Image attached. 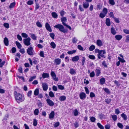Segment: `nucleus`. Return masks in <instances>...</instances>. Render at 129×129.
Returning <instances> with one entry per match:
<instances>
[{
    "label": "nucleus",
    "mask_w": 129,
    "mask_h": 129,
    "mask_svg": "<svg viewBox=\"0 0 129 129\" xmlns=\"http://www.w3.org/2000/svg\"><path fill=\"white\" fill-rule=\"evenodd\" d=\"M4 43L6 46H8L9 45V41L7 37H5L4 41Z\"/></svg>",
    "instance_id": "21"
},
{
    "label": "nucleus",
    "mask_w": 129,
    "mask_h": 129,
    "mask_svg": "<svg viewBox=\"0 0 129 129\" xmlns=\"http://www.w3.org/2000/svg\"><path fill=\"white\" fill-rule=\"evenodd\" d=\"M77 41V39L76 37L73 38L72 40V42L73 43H76Z\"/></svg>",
    "instance_id": "55"
},
{
    "label": "nucleus",
    "mask_w": 129,
    "mask_h": 129,
    "mask_svg": "<svg viewBox=\"0 0 129 129\" xmlns=\"http://www.w3.org/2000/svg\"><path fill=\"white\" fill-rule=\"evenodd\" d=\"M66 97L64 96H60L59 98V100L61 101H64L66 100Z\"/></svg>",
    "instance_id": "25"
},
{
    "label": "nucleus",
    "mask_w": 129,
    "mask_h": 129,
    "mask_svg": "<svg viewBox=\"0 0 129 129\" xmlns=\"http://www.w3.org/2000/svg\"><path fill=\"white\" fill-rule=\"evenodd\" d=\"M61 62V59L59 58H56L54 60V63L56 65H58L60 64Z\"/></svg>",
    "instance_id": "8"
},
{
    "label": "nucleus",
    "mask_w": 129,
    "mask_h": 129,
    "mask_svg": "<svg viewBox=\"0 0 129 129\" xmlns=\"http://www.w3.org/2000/svg\"><path fill=\"white\" fill-rule=\"evenodd\" d=\"M122 36L120 35H117L115 36V38L118 41L120 40L122 38Z\"/></svg>",
    "instance_id": "15"
},
{
    "label": "nucleus",
    "mask_w": 129,
    "mask_h": 129,
    "mask_svg": "<svg viewBox=\"0 0 129 129\" xmlns=\"http://www.w3.org/2000/svg\"><path fill=\"white\" fill-rule=\"evenodd\" d=\"M105 78L103 77L101 78L100 80V84L101 85H103L104 84L105 82Z\"/></svg>",
    "instance_id": "16"
},
{
    "label": "nucleus",
    "mask_w": 129,
    "mask_h": 129,
    "mask_svg": "<svg viewBox=\"0 0 129 129\" xmlns=\"http://www.w3.org/2000/svg\"><path fill=\"white\" fill-rule=\"evenodd\" d=\"M99 116L100 118L102 119L104 118L105 116L103 114L101 113L99 114Z\"/></svg>",
    "instance_id": "50"
},
{
    "label": "nucleus",
    "mask_w": 129,
    "mask_h": 129,
    "mask_svg": "<svg viewBox=\"0 0 129 129\" xmlns=\"http://www.w3.org/2000/svg\"><path fill=\"white\" fill-rule=\"evenodd\" d=\"M89 4L87 2H83V7L85 9H87L89 6Z\"/></svg>",
    "instance_id": "20"
},
{
    "label": "nucleus",
    "mask_w": 129,
    "mask_h": 129,
    "mask_svg": "<svg viewBox=\"0 0 129 129\" xmlns=\"http://www.w3.org/2000/svg\"><path fill=\"white\" fill-rule=\"evenodd\" d=\"M49 77V74L43 73L42 74V77L43 78H48Z\"/></svg>",
    "instance_id": "18"
},
{
    "label": "nucleus",
    "mask_w": 129,
    "mask_h": 129,
    "mask_svg": "<svg viewBox=\"0 0 129 129\" xmlns=\"http://www.w3.org/2000/svg\"><path fill=\"white\" fill-rule=\"evenodd\" d=\"M118 58L119 61H120L122 63H124L125 62V61L123 58H122L120 57H118Z\"/></svg>",
    "instance_id": "46"
},
{
    "label": "nucleus",
    "mask_w": 129,
    "mask_h": 129,
    "mask_svg": "<svg viewBox=\"0 0 129 129\" xmlns=\"http://www.w3.org/2000/svg\"><path fill=\"white\" fill-rule=\"evenodd\" d=\"M79 59V56H76L73 57L72 60L73 62L77 61Z\"/></svg>",
    "instance_id": "13"
},
{
    "label": "nucleus",
    "mask_w": 129,
    "mask_h": 129,
    "mask_svg": "<svg viewBox=\"0 0 129 129\" xmlns=\"http://www.w3.org/2000/svg\"><path fill=\"white\" fill-rule=\"evenodd\" d=\"M31 38L33 40H36L37 39V37L34 34H31Z\"/></svg>",
    "instance_id": "43"
},
{
    "label": "nucleus",
    "mask_w": 129,
    "mask_h": 129,
    "mask_svg": "<svg viewBox=\"0 0 129 129\" xmlns=\"http://www.w3.org/2000/svg\"><path fill=\"white\" fill-rule=\"evenodd\" d=\"M16 4L15 2H13L11 3L9 6V8L10 9H11L14 7Z\"/></svg>",
    "instance_id": "27"
},
{
    "label": "nucleus",
    "mask_w": 129,
    "mask_h": 129,
    "mask_svg": "<svg viewBox=\"0 0 129 129\" xmlns=\"http://www.w3.org/2000/svg\"><path fill=\"white\" fill-rule=\"evenodd\" d=\"M111 33L114 35H115L116 34V32L115 28L113 27H112L111 28Z\"/></svg>",
    "instance_id": "22"
},
{
    "label": "nucleus",
    "mask_w": 129,
    "mask_h": 129,
    "mask_svg": "<svg viewBox=\"0 0 129 129\" xmlns=\"http://www.w3.org/2000/svg\"><path fill=\"white\" fill-rule=\"evenodd\" d=\"M39 93V89L38 88H36L34 91V94L35 95H37Z\"/></svg>",
    "instance_id": "31"
},
{
    "label": "nucleus",
    "mask_w": 129,
    "mask_h": 129,
    "mask_svg": "<svg viewBox=\"0 0 129 129\" xmlns=\"http://www.w3.org/2000/svg\"><path fill=\"white\" fill-rule=\"evenodd\" d=\"M54 27L56 28L59 29L60 31L64 33H67L68 31L67 29H65L63 26L61 24H58Z\"/></svg>",
    "instance_id": "1"
},
{
    "label": "nucleus",
    "mask_w": 129,
    "mask_h": 129,
    "mask_svg": "<svg viewBox=\"0 0 129 129\" xmlns=\"http://www.w3.org/2000/svg\"><path fill=\"white\" fill-rule=\"evenodd\" d=\"M106 24L108 26H110L111 25L110 21L109 18H107L106 20Z\"/></svg>",
    "instance_id": "23"
},
{
    "label": "nucleus",
    "mask_w": 129,
    "mask_h": 129,
    "mask_svg": "<svg viewBox=\"0 0 129 129\" xmlns=\"http://www.w3.org/2000/svg\"><path fill=\"white\" fill-rule=\"evenodd\" d=\"M89 58L93 60L95 59V57L93 55H89L88 56Z\"/></svg>",
    "instance_id": "56"
},
{
    "label": "nucleus",
    "mask_w": 129,
    "mask_h": 129,
    "mask_svg": "<svg viewBox=\"0 0 129 129\" xmlns=\"http://www.w3.org/2000/svg\"><path fill=\"white\" fill-rule=\"evenodd\" d=\"M36 24L37 26L41 28L42 26V24L39 21H37L36 23Z\"/></svg>",
    "instance_id": "42"
},
{
    "label": "nucleus",
    "mask_w": 129,
    "mask_h": 129,
    "mask_svg": "<svg viewBox=\"0 0 129 129\" xmlns=\"http://www.w3.org/2000/svg\"><path fill=\"white\" fill-rule=\"evenodd\" d=\"M50 74L51 76L52 77L54 80L56 81H57L58 80V78L56 77V74L54 72L51 71Z\"/></svg>",
    "instance_id": "6"
},
{
    "label": "nucleus",
    "mask_w": 129,
    "mask_h": 129,
    "mask_svg": "<svg viewBox=\"0 0 129 129\" xmlns=\"http://www.w3.org/2000/svg\"><path fill=\"white\" fill-rule=\"evenodd\" d=\"M15 43L18 48L19 49L21 48L22 46L20 44L18 41H16Z\"/></svg>",
    "instance_id": "28"
},
{
    "label": "nucleus",
    "mask_w": 129,
    "mask_h": 129,
    "mask_svg": "<svg viewBox=\"0 0 129 129\" xmlns=\"http://www.w3.org/2000/svg\"><path fill=\"white\" fill-rule=\"evenodd\" d=\"M95 48V46L94 45H91L89 47V50L90 51H92Z\"/></svg>",
    "instance_id": "32"
},
{
    "label": "nucleus",
    "mask_w": 129,
    "mask_h": 129,
    "mask_svg": "<svg viewBox=\"0 0 129 129\" xmlns=\"http://www.w3.org/2000/svg\"><path fill=\"white\" fill-rule=\"evenodd\" d=\"M90 120L92 122H94L95 121L96 119L94 117L92 116L90 118Z\"/></svg>",
    "instance_id": "53"
},
{
    "label": "nucleus",
    "mask_w": 129,
    "mask_h": 129,
    "mask_svg": "<svg viewBox=\"0 0 129 129\" xmlns=\"http://www.w3.org/2000/svg\"><path fill=\"white\" fill-rule=\"evenodd\" d=\"M55 115V113L54 111H52L50 114L49 118L50 119H52L54 118Z\"/></svg>",
    "instance_id": "17"
},
{
    "label": "nucleus",
    "mask_w": 129,
    "mask_h": 129,
    "mask_svg": "<svg viewBox=\"0 0 129 129\" xmlns=\"http://www.w3.org/2000/svg\"><path fill=\"white\" fill-rule=\"evenodd\" d=\"M45 27L46 29L50 32L52 31V29L49 24L47 22H46L45 24Z\"/></svg>",
    "instance_id": "7"
},
{
    "label": "nucleus",
    "mask_w": 129,
    "mask_h": 129,
    "mask_svg": "<svg viewBox=\"0 0 129 129\" xmlns=\"http://www.w3.org/2000/svg\"><path fill=\"white\" fill-rule=\"evenodd\" d=\"M106 15L105 14H104L101 13L99 15V16L101 18H103Z\"/></svg>",
    "instance_id": "60"
},
{
    "label": "nucleus",
    "mask_w": 129,
    "mask_h": 129,
    "mask_svg": "<svg viewBox=\"0 0 129 129\" xmlns=\"http://www.w3.org/2000/svg\"><path fill=\"white\" fill-rule=\"evenodd\" d=\"M33 1L32 0H29L28 1L27 3V4L29 5H31L33 4Z\"/></svg>",
    "instance_id": "59"
},
{
    "label": "nucleus",
    "mask_w": 129,
    "mask_h": 129,
    "mask_svg": "<svg viewBox=\"0 0 129 129\" xmlns=\"http://www.w3.org/2000/svg\"><path fill=\"white\" fill-rule=\"evenodd\" d=\"M31 39L29 37H28L26 39H23V43L26 46H29L30 44V42Z\"/></svg>",
    "instance_id": "5"
},
{
    "label": "nucleus",
    "mask_w": 129,
    "mask_h": 129,
    "mask_svg": "<svg viewBox=\"0 0 129 129\" xmlns=\"http://www.w3.org/2000/svg\"><path fill=\"white\" fill-rule=\"evenodd\" d=\"M117 124L119 128L121 129H123V125L121 123H118Z\"/></svg>",
    "instance_id": "39"
},
{
    "label": "nucleus",
    "mask_w": 129,
    "mask_h": 129,
    "mask_svg": "<svg viewBox=\"0 0 129 129\" xmlns=\"http://www.w3.org/2000/svg\"><path fill=\"white\" fill-rule=\"evenodd\" d=\"M18 71L20 73H22V68L21 66L19 67V68L18 69Z\"/></svg>",
    "instance_id": "62"
},
{
    "label": "nucleus",
    "mask_w": 129,
    "mask_h": 129,
    "mask_svg": "<svg viewBox=\"0 0 129 129\" xmlns=\"http://www.w3.org/2000/svg\"><path fill=\"white\" fill-rule=\"evenodd\" d=\"M27 52L28 54L29 55H33L34 51L33 47H28L27 50Z\"/></svg>",
    "instance_id": "4"
},
{
    "label": "nucleus",
    "mask_w": 129,
    "mask_h": 129,
    "mask_svg": "<svg viewBox=\"0 0 129 129\" xmlns=\"http://www.w3.org/2000/svg\"><path fill=\"white\" fill-rule=\"evenodd\" d=\"M103 13L106 15L108 13V10L106 8H103Z\"/></svg>",
    "instance_id": "41"
},
{
    "label": "nucleus",
    "mask_w": 129,
    "mask_h": 129,
    "mask_svg": "<svg viewBox=\"0 0 129 129\" xmlns=\"http://www.w3.org/2000/svg\"><path fill=\"white\" fill-rule=\"evenodd\" d=\"M96 44L99 47H101L103 45V42L100 40H97Z\"/></svg>",
    "instance_id": "14"
},
{
    "label": "nucleus",
    "mask_w": 129,
    "mask_h": 129,
    "mask_svg": "<svg viewBox=\"0 0 129 129\" xmlns=\"http://www.w3.org/2000/svg\"><path fill=\"white\" fill-rule=\"evenodd\" d=\"M22 37L23 38H27L28 37V35L26 33H21Z\"/></svg>",
    "instance_id": "52"
},
{
    "label": "nucleus",
    "mask_w": 129,
    "mask_h": 129,
    "mask_svg": "<svg viewBox=\"0 0 129 129\" xmlns=\"http://www.w3.org/2000/svg\"><path fill=\"white\" fill-rule=\"evenodd\" d=\"M96 72V76L98 77L99 76L101 73V70L98 69H96L95 71Z\"/></svg>",
    "instance_id": "19"
},
{
    "label": "nucleus",
    "mask_w": 129,
    "mask_h": 129,
    "mask_svg": "<svg viewBox=\"0 0 129 129\" xmlns=\"http://www.w3.org/2000/svg\"><path fill=\"white\" fill-rule=\"evenodd\" d=\"M46 101L48 104L50 106H52L54 105V102L49 99L46 100Z\"/></svg>",
    "instance_id": "9"
},
{
    "label": "nucleus",
    "mask_w": 129,
    "mask_h": 129,
    "mask_svg": "<svg viewBox=\"0 0 129 129\" xmlns=\"http://www.w3.org/2000/svg\"><path fill=\"white\" fill-rule=\"evenodd\" d=\"M121 117L124 120H126L127 119V117L126 115L125 114L123 113L121 114Z\"/></svg>",
    "instance_id": "26"
},
{
    "label": "nucleus",
    "mask_w": 129,
    "mask_h": 129,
    "mask_svg": "<svg viewBox=\"0 0 129 129\" xmlns=\"http://www.w3.org/2000/svg\"><path fill=\"white\" fill-rule=\"evenodd\" d=\"M97 125L98 127L100 129H104V127L99 122L98 123H97Z\"/></svg>",
    "instance_id": "34"
},
{
    "label": "nucleus",
    "mask_w": 129,
    "mask_h": 129,
    "mask_svg": "<svg viewBox=\"0 0 129 129\" xmlns=\"http://www.w3.org/2000/svg\"><path fill=\"white\" fill-rule=\"evenodd\" d=\"M58 89L61 90H63L64 89V86L61 85H58Z\"/></svg>",
    "instance_id": "45"
},
{
    "label": "nucleus",
    "mask_w": 129,
    "mask_h": 129,
    "mask_svg": "<svg viewBox=\"0 0 129 129\" xmlns=\"http://www.w3.org/2000/svg\"><path fill=\"white\" fill-rule=\"evenodd\" d=\"M49 96L53 98L54 96V94L52 91L49 92Z\"/></svg>",
    "instance_id": "48"
},
{
    "label": "nucleus",
    "mask_w": 129,
    "mask_h": 129,
    "mask_svg": "<svg viewBox=\"0 0 129 129\" xmlns=\"http://www.w3.org/2000/svg\"><path fill=\"white\" fill-rule=\"evenodd\" d=\"M112 118L114 121H115L117 119V117L116 115H113L112 116Z\"/></svg>",
    "instance_id": "40"
},
{
    "label": "nucleus",
    "mask_w": 129,
    "mask_h": 129,
    "mask_svg": "<svg viewBox=\"0 0 129 129\" xmlns=\"http://www.w3.org/2000/svg\"><path fill=\"white\" fill-rule=\"evenodd\" d=\"M112 101L111 99H106L105 100V102L108 104H109Z\"/></svg>",
    "instance_id": "44"
},
{
    "label": "nucleus",
    "mask_w": 129,
    "mask_h": 129,
    "mask_svg": "<svg viewBox=\"0 0 129 129\" xmlns=\"http://www.w3.org/2000/svg\"><path fill=\"white\" fill-rule=\"evenodd\" d=\"M67 19L66 17H63L61 18V22H62V24L64 25L66 24L65 23L67 21Z\"/></svg>",
    "instance_id": "10"
},
{
    "label": "nucleus",
    "mask_w": 129,
    "mask_h": 129,
    "mask_svg": "<svg viewBox=\"0 0 129 129\" xmlns=\"http://www.w3.org/2000/svg\"><path fill=\"white\" fill-rule=\"evenodd\" d=\"M39 113V110L38 109H36L34 111V114L35 115H37Z\"/></svg>",
    "instance_id": "36"
},
{
    "label": "nucleus",
    "mask_w": 129,
    "mask_h": 129,
    "mask_svg": "<svg viewBox=\"0 0 129 129\" xmlns=\"http://www.w3.org/2000/svg\"><path fill=\"white\" fill-rule=\"evenodd\" d=\"M14 94L15 99L18 103H19V101H20L21 102L23 101L22 100V96L21 94L17 93L16 91L14 92Z\"/></svg>",
    "instance_id": "2"
},
{
    "label": "nucleus",
    "mask_w": 129,
    "mask_h": 129,
    "mask_svg": "<svg viewBox=\"0 0 129 129\" xmlns=\"http://www.w3.org/2000/svg\"><path fill=\"white\" fill-rule=\"evenodd\" d=\"M60 14L61 16L63 17L65 14V12L64 11L62 10L60 12Z\"/></svg>",
    "instance_id": "64"
},
{
    "label": "nucleus",
    "mask_w": 129,
    "mask_h": 129,
    "mask_svg": "<svg viewBox=\"0 0 129 129\" xmlns=\"http://www.w3.org/2000/svg\"><path fill=\"white\" fill-rule=\"evenodd\" d=\"M79 96L81 99L83 100L86 98V94L82 92L80 93Z\"/></svg>",
    "instance_id": "12"
},
{
    "label": "nucleus",
    "mask_w": 129,
    "mask_h": 129,
    "mask_svg": "<svg viewBox=\"0 0 129 129\" xmlns=\"http://www.w3.org/2000/svg\"><path fill=\"white\" fill-rule=\"evenodd\" d=\"M33 125L34 126H36L37 125V120L36 119H34L33 121Z\"/></svg>",
    "instance_id": "47"
},
{
    "label": "nucleus",
    "mask_w": 129,
    "mask_h": 129,
    "mask_svg": "<svg viewBox=\"0 0 129 129\" xmlns=\"http://www.w3.org/2000/svg\"><path fill=\"white\" fill-rule=\"evenodd\" d=\"M33 62L34 64H36L38 63V62L36 58H33Z\"/></svg>",
    "instance_id": "37"
},
{
    "label": "nucleus",
    "mask_w": 129,
    "mask_h": 129,
    "mask_svg": "<svg viewBox=\"0 0 129 129\" xmlns=\"http://www.w3.org/2000/svg\"><path fill=\"white\" fill-rule=\"evenodd\" d=\"M50 45L51 46L52 48L54 49L55 48L56 45L54 42H51L50 43Z\"/></svg>",
    "instance_id": "35"
},
{
    "label": "nucleus",
    "mask_w": 129,
    "mask_h": 129,
    "mask_svg": "<svg viewBox=\"0 0 129 129\" xmlns=\"http://www.w3.org/2000/svg\"><path fill=\"white\" fill-rule=\"evenodd\" d=\"M50 37L53 39H54L55 35L53 33H51L49 34Z\"/></svg>",
    "instance_id": "54"
},
{
    "label": "nucleus",
    "mask_w": 129,
    "mask_h": 129,
    "mask_svg": "<svg viewBox=\"0 0 129 129\" xmlns=\"http://www.w3.org/2000/svg\"><path fill=\"white\" fill-rule=\"evenodd\" d=\"M3 25L7 28H8L9 27V24L8 23H5Z\"/></svg>",
    "instance_id": "58"
},
{
    "label": "nucleus",
    "mask_w": 129,
    "mask_h": 129,
    "mask_svg": "<svg viewBox=\"0 0 129 129\" xmlns=\"http://www.w3.org/2000/svg\"><path fill=\"white\" fill-rule=\"evenodd\" d=\"M90 76V77H93L95 76V73L94 71H92L91 73L89 75Z\"/></svg>",
    "instance_id": "63"
},
{
    "label": "nucleus",
    "mask_w": 129,
    "mask_h": 129,
    "mask_svg": "<svg viewBox=\"0 0 129 129\" xmlns=\"http://www.w3.org/2000/svg\"><path fill=\"white\" fill-rule=\"evenodd\" d=\"M74 115L76 116L79 114V112L77 109H75L74 111Z\"/></svg>",
    "instance_id": "38"
},
{
    "label": "nucleus",
    "mask_w": 129,
    "mask_h": 129,
    "mask_svg": "<svg viewBox=\"0 0 129 129\" xmlns=\"http://www.w3.org/2000/svg\"><path fill=\"white\" fill-rule=\"evenodd\" d=\"M60 124V123L59 122H57L53 124V126L54 127L56 128Z\"/></svg>",
    "instance_id": "51"
},
{
    "label": "nucleus",
    "mask_w": 129,
    "mask_h": 129,
    "mask_svg": "<svg viewBox=\"0 0 129 129\" xmlns=\"http://www.w3.org/2000/svg\"><path fill=\"white\" fill-rule=\"evenodd\" d=\"M106 53V51L105 50H102V51H101L100 52L97 54L98 58L99 59H100L101 57L104 58H105L106 57V56L104 54Z\"/></svg>",
    "instance_id": "3"
},
{
    "label": "nucleus",
    "mask_w": 129,
    "mask_h": 129,
    "mask_svg": "<svg viewBox=\"0 0 129 129\" xmlns=\"http://www.w3.org/2000/svg\"><path fill=\"white\" fill-rule=\"evenodd\" d=\"M70 73L72 75L75 74L76 73V72L73 69H71L70 70Z\"/></svg>",
    "instance_id": "30"
},
{
    "label": "nucleus",
    "mask_w": 129,
    "mask_h": 129,
    "mask_svg": "<svg viewBox=\"0 0 129 129\" xmlns=\"http://www.w3.org/2000/svg\"><path fill=\"white\" fill-rule=\"evenodd\" d=\"M104 90L105 92L108 94L110 93V91L109 89L107 88H105L104 89Z\"/></svg>",
    "instance_id": "49"
},
{
    "label": "nucleus",
    "mask_w": 129,
    "mask_h": 129,
    "mask_svg": "<svg viewBox=\"0 0 129 129\" xmlns=\"http://www.w3.org/2000/svg\"><path fill=\"white\" fill-rule=\"evenodd\" d=\"M123 32L125 34H129V30L126 29H124L123 30Z\"/></svg>",
    "instance_id": "61"
},
{
    "label": "nucleus",
    "mask_w": 129,
    "mask_h": 129,
    "mask_svg": "<svg viewBox=\"0 0 129 129\" xmlns=\"http://www.w3.org/2000/svg\"><path fill=\"white\" fill-rule=\"evenodd\" d=\"M51 15L52 17L54 18H57L58 17V15L55 12H52L51 13Z\"/></svg>",
    "instance_id": "24"
},
{
    "label": "nucleus",
    "mask_w": 129,
    "mask_h": 129,
    "mask_svg": "<svg viewBox=\"0 0 129 129\" xmlns=\"http://www.w3.org/2000/svg\"><path fill=\"white\" fill-rule=\"evenodd\" d=\"M76 52V50H73L68 51L67 52V53L71 55L75 53Z\"/></svg>",
    "instance_id": "29"
},
{
    "label": "nucleus",
    "mask_w": 129,
    "mask_h": 129,
    "mask_svg": "<svg viewBox=\"0 0 129 129\" xmlns=\"http://www.w3.org/2000/svg\"><path fill=\"white\" fill-rule=\"evenodd\" d=\"M42 87L43 90L46 91L48 88V85L46 83H43L42 84Z\"/></svg>",
    "instance_id": "11"
},
{
    "label": "nucleus",
    "mask_w": 129,
    "mask_h": 129,
    "mask_svg": "<svg viewBox=\"0 0 129 129\" xmlns=\"http://www.w3.org/2000/svg\"><path fill=\"white\" fill-rule=\"evenodd\" d=\"M39 55L40 56L42 57H45V56L44 55V51H41L40 52Z\"/></svg>",
    "instance_id": "57"
},
{
    "label": "nucleus",
    "mask_w": 129,
    "mask_h": 129,
    "mask_svg": "<svg viewBox=\"0 0 129 129\" xmlns=\"http://www.w3.org/2000/svg\"><path fill=\"white\" fill-rule=\"evenodd\" d=\"M86 58L85 57H82V59L81 60L82 63L81 64L82 66H83L85 62Z\"/></svg>",
    "instance_id": "33"
}]
</instances>
